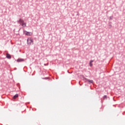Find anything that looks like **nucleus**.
<instances>
[{"label": "nucleus", "instance_id": "2", "mask_svg": "<svg viewBox=\"0 0 125 125\" xmlns=\"http://www.w3.org/2000/svg\"><path fill=\"white\" fill-rule=\"evenodd\" d=\"M34 42L33 41V40L31 38H28L27 39V43L29 45H31V44H33V42Z\"/></svg>", "mask_w": 125, "mask_h": 125}, {"label": "nucleus", "instance_id": "1", "mask_svg": "<svg viewBox=\"0 0 125 125\" xmlns=\"http://www.w3.org/2000/svg\"><path fill=\"white\" fill-rule=\"evenodd\" d=\"M18 22L20 23V24H21L22 27L26 26V23L24 22V20L20 19Z\"/></svg>", "mask_w": 125, "mask_h": 125}, {"label": "nucleus", "instance_id": "3", "mask_svg": "<svg viewBox=\"0 0 125 125\" xmlns=\"http://www.w3.org/2000/svg\"><path fill=\"white\" fill-rule=\"evenodd\" d=\"M24 34L27 36H32V33L31 32H28L27 31H24Z\"/></svg>", "mask_w": 125, "mask_h": 125}, {"label": "nucleus", "instance_id": "6", "mask_svg": "<svg viewBox=\"0 0 125 125\" xmlns=\"http://www.w3.org/2000/svg\"><path fill=\"white\" fill-rule=\"evenodd\" d=\"M22 61H24L23 59H19L17 60V62H22Z\"/></svg>", "mask_w": 125, "mask_h": 125}, {"label": "nucleus", "instance_id": "8", "mask_svg": "<svg viewBox=\"0 0 125 125\" xmlns=\"http://www.w3.org/2000/svg\"><path fill=\"white\" fill-rule=\"evenodd\" d=\"M107 97L106 95H105V96H104L103 97V99H104V100H105V99H107Z\"/></svg>", "mask_w": 125, "mask_h": 125}, {"label": "nucleus", "instance_id": "7", "mask_svg": "<svg viewBox=\"0 0 125 125\" xmlns=\"http://www.w3.org/2000/svg\"><path fill=\"white\" fill-rule=\"evenodd\" d=\"M87 82H88V83H93V81H92V80H88Z\"/></svg>", "mask_w": 125, "mask_h": 125}, {"label": "nucleus", "instance_id": "4", "mask_svg": "<svg viewBox=\"0 0 125 125\" xmlns=\"http://www.w3.org/2000/svg\"><path fill=\"white\" fill-rule=\"evenodd\" d=\"M6 58H8V59H11V56L9 55V54L7 53L6 54Z\"/></svg>", "mask_w": 125, "mask_h": 125}, {"label": "nucleus", "instance_id": "9", "mask_svg": "<svg viewBox=\"0 0 125 125\" xmlns=\"http://www.w3.org/2000/svg\"><path fill=\"white\" fill-rule=\"evenodd\" d=\"M89 65H90V67H92V62H90L89 63Z\"/></svg>", "mask_w": 125, "mask_h": 125}, {"label": "nucleus", "instance_id": "5", "mask_svg": "<svg viewBox=\"0 0 125 125\" xmlns=\"http://www.w3.org/2000/svg\"><path fill=\"white\" fill-rule=\"evenodd\" d=\"M19 96V95L18 94H16L15 96L13 97V99H16Z\"/></svg>", "mask_w": 125, "mask_h": 125}, {"label": "nucleus", "instance_id": "10", "mask_svg": "<svg viewBox=\"0 0 125 125\" xmlns=\"http://www.w3.org/2000/svg\"><path fill=\"white\" fill-rule=\"evenodd\" d=\"M92 62H93V61L91 60V61H90V63H92Z\"/></svg>", "mask_w": 125, "mask_h": 125}]
</instances>
